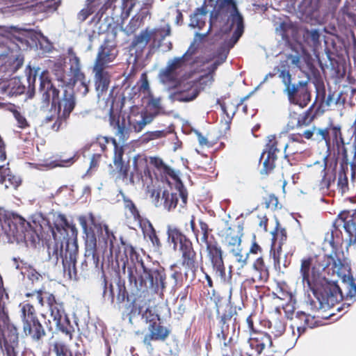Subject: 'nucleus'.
<instances>
[{"label": "nucleus", "instance_id": "4d7b16f0", "mask_svg": "<svg viewBox=\"0 0 356 356\" xmlns=\"http://www.w3.org/2000/svg\"><path fill=\"white\" fill-rule=\"evenodd\" d=\"M54 74L58 81L62 82L64 84H69L68 81L65 79V72L64 66L61 63H56L54 65Z\"/></svg>", "mask_w": 356, "mask_h": 356}, {"label": "nucleus", "instance_id": "2f4dec72", "mask_svg": "<svg viewBox=\"0 0 356 356\" xmlns=\"http://www.w3.org/2000/svg\"><path fill=\"white\" fill-rule=\"evenodd\" d=\"M79 157H68L67 159L57 161H46L42 163H30L33 165L35 168L38 170H47L51 169L57 166L60 167H69L72 165Z\"/></svg>", "mask_w": 356, "mask_h": 356}, {"label": "nucleus", "instance_id": "bf43d9fd", "mask_svg": "<svg viewBox=\"0 0 356 356\" xmlns=\"http://www.w3.org/2000/svg\"><path fill=\"white\" fill-rule=\"evenodd\" d=\"M341 220L344 222L343 226L344 231L348 234L349 236H353V233H356V219L345 220L342 218Z\"/></svg>", "mask_w": 356, "mask_h": 356}, {"label": "nucleus", "instance_id": "8fccbe9b", "mask_svg": "<svg viewBox=\"0 0 356 356\" xmlns=\"http://www.w3.org/2000/svg\"><path fill=\"white\" fill-rule=\"evenodd\" d=\"M124 207L128 209L136 220L141 221L142 217L135 203L128 197H124Z\"/></svg>", "mask_w": 356, "mask_h": 356}, {"label": "nucleus", "instance_id": "f704fd0d", "mask_svg": "<svg viewBox=\"0 0 356 356\" xmlns=\"http://www.w3.org/2000/svg\"><path fill=\"white\" fill-rule=\"evenodd\" d=\"M143 221L147 225L148 229L145 233L147 237L149 238V240L152 243L154 251L159 252L161 248L162 244L161 243L160 238H159L156 231L153 226L152 223L147 219L144 218Z\"/></svg>", "mask_w": 356, "mask_h": 356}, {"label": "nucleus", "instance_id": "e2e57ef3", "mask_svg": "<svg viewBox=\"0 0 356 356\" xmlns=\"http://www.w3.org/2000/svg\"><path fill=\"white\" fill-rule=\"evenodd\" d=\"M195 41H193L191 44V45L188 47V49H187V51L181 56L179 57L180 58H182V60L184 63H186L187 60L191 59L192 56L195 54V53L197 52V47L195 46Z\"/></svg>", "mask_w": 356, "mask_h": 356}, {"label": "nucleus", "instance_id": "c85d7f7f", "mask_svg": "<svg viewBox=\"0 0 356 356\" xmlns=\"http://www.w3.org/2000/svg\"><path fill=\"white\" fill-rule=\"evenodd\" d=\"M50 310L51 316L53 317V320L56 321V329L66 334H70V330L62 323L63 314L65 313L63 302L50 307Z\"/></svg>", "mask_w": 356, "mask_h": 356}, {"label": "nucleus", "instance_id": "bb28decb", "mask_svg": "<svg viewBox=\"0 0 356 356\" xmlns=\"http://www.w3.org/2000/svg\"><path fill=\"white\" fill-rule=\"evenodd\" d=\"M146 323H149V337L153 341H164L171 332V330L161 325L157 324L154 318L147 317Z\"/></svg>", "mask_w": 356, "mask_h": 356}, {"label": "nucleus", "instance_id": "f03ea898", "mask_svg": "<svg viewBox=\"0 0 356 356\" xmlns=\"http://www.w3.org/2000/svg\"><path fill=\"white\" fill-rule=\"evenodd\" d=\"M38 89V107L40 111L46 113L54 111V115L47 116V120L51 121L56 115L53 128L58 130L63 122H66L76 105V97L72 90L64 89L60 97V91L52 83L47 71L40 75Z\"/></svg>", "mask_w": 356, "mask_h": 356}, {"label": "nucleus", "instance_id": "e433bc0d", "mask_svg": "<svg viewBox=\"0 0 356 356\" xmlns=\"http://www.w3.org/2000/svg\"><path fill=\"white\" fill-rule=\"evenodd\" d=\"M60 3V0H41L36 3L35 6L40 12L51 13L58 9Z\"/></svg>", "mask_w": 356, "mask_h": 356}, {"label": "nucleus", "instance_id": "f8f14e48", "mask_svg": "<svg viewBox=\"0 0 356 356\" xmlns=\"http://www.w3.org/2000/svg\"><path fill=\"white\" fill-rule=\"evenodd\" d=\"M116 38L117 31L114 29L106 31L105 39L98 49L93 65L112 68L111 63L115 60L119 54Z\"/></svg>", "mask_w": 356, "mask_h": 356}, {"label": "nucleus", "instance_id": "338daca9", "mask_svg": "<svg viewBox=\"0 0 356 356\" xmlns=\"http://www.w3.org/2000/svg\"><path fill=\"white\" fill-rule=\"evenodd\" d=\"M275 337H278L284 334L286 330V325L280 319H276L274 325Z\"/></svg>", "mask_w": 356, "mask_h": 356}, {"label": "nucleus", "instance_id": "de8ad7c7", "mask_svg": "<svg viewBox=\"0 0 356 356\" xmlns=\"http://www.w3.org/2000/svg\"><path fill=\"white\" fill-rule=\"evenodd\" d=\"M175 188L179 192V196L183 204H186L188 201V191L180 177L174 181Z\"/></svg>", "mask_w": 356, "mask_h": 356}, {"label": "nucleus", "instance_id": "603ef678", "mask_svg": "<svg viewBox=\"0 0 356 356\" xmlns=\"http://www.w3.org/2000/svg\"><path fill=\"white\" fill-rule=\"evenodd\" d=\"M204 159L199 161L198 163H196L197 168H200L204 171H207L209 172H213L216 162L213 161L214 157H202Z\"/></svg>", "mask_w": 356, "mask_h": 356}, {"label": "nucleus", "instance_id": "79ce46f5", "mask_svg": "<svg viewBox=\"0 0 356 356\" xmlns=\"http://www.w3.org/2000/svg\"><path fill=\"white\" fill-rule=\"evenodd\" d=\"M167 242L170 244L175 242L181 241L186 236L177 227H172L171 225L167 226Z\"/></svg>", "mask_w": 356, "mask_h": 356}, {"label": "nucleus", "instance_id": "58836bf2", "mask_svg": "<svg viewBox=\"0 0 356 356\" xmlns=\"http://www.w3.org/2000/svg\"><path fill=\"white\" fill-rule=\"evenodd\" d=\"M329 243L332 248V252L327 255V257L332 261V267L337 268V266H339V269L342 268L344 264L341 261V259L337 257L338 245L334 241L333 232L331 233Z\"/></svg>", "mask_w": 356, "mask_h": 356}, {"label": "nucleus", "instance_id": "0eeeda50", "mask_svg": "<svg viewBox=\"0 0 356 356\" xmlns=\"http://www.w3.org/2000/svg\"><path fill=\"white\" fill-rule=\"evenodd\" d=\"M127 271L129 282L134 283L138 291L144 292L151 289L157 293L160 286L162 289L165 287V274L159 268L147 267V270H142V272L136 268V275H134L132 267L128 266Z\"/></svg>", "mask_w": 356, "mask_h": 356}, {"label": "nucleus", "instance_id": "aec40b11", "mask_svg": "<svg viewBox=\"0 0 356 356\" xmlns=\"http://www.w3.org/2000/svg\"><path fill=\"white\" fill-rule=\"evenodd\" d=\"M109 69L111 67L93 65L94 85L99 98L105 95L109 88L112 77Z\"/></svg>", "mask_w": 356, "mask_h": 356}, {"label": "nucleus", "instance_id": "ddd939ff", "mask_svg": "<svg viewBox=\"0 0 356 356\" xmlns=\"http://www.w3.org/2000/svg\"><path fill=\"white\" fill-rule=\"evenodd\" d=\"M314 130L315 131L316 140L325 141L327 152L330 151L331 147L330 136V130H331V134L333 137L334 156H347L348 147L343 142L340 128L332 127L331 128L316 129L314 127Z\"/></svg>", "mask_w": 356, "mask_h": 356}, {"label": "nucleus", "instance_id": "4468645a", "mask_svg": "<svg viewBox=\"0 0 356 356\" xmlns=\"http://www.w3.org/2000/svg\"><path fill=\"white\" fill-rule=\"evenodd\" d=\"M20 220L13 227V234H10L8 241H10L13 239L17 243L29 241L31 245L35 248L40 241L42 240V234H39L38 229L22 216H20Z\"/></svg>", "mask_w": 356, "mask_h": 356}, {"label": "nucleus", "instance_id": "ea45409f", "mask_svg": "<svg viewBox=\"0 0 356 356\" xmlns=\"http://www.w3.org/2000/svg\"><path fill=\"white\" fill-rule=\"evenodd\" d=\"M227 59L226 54H218V58L209 67H207V73L201 78H209L211 81H213L214 75L218 67L225 62Z\"/></svg>", "mask_w": 356, "mask_h": 356}, {"label": "nucleus", "instance_id": "49530a36", "mask_svg": "<svg viewBox=\"0 0 356 356\" xmlns=\"http://www.w3.org/2000/svg\"><path fill=\"white\" fill-rule=\"evenodd\" d=\"M154 1V0H145L143 3L139 12L135 16L138 17L144 22L146 17L151 15L150 10L152 8Z\"/></svg>", "mask_w": 356, "mask_h": 356}, {"label": "nucleus", "instance_id": "2eb2a0df", "mask_svg": "<svg viewBox=\"0 0 356 356\" xmlns=\"http://www.w3.org/2000/svg\"><path fill=\"white\" fill-rule=\"evenodd\" d=\"M79 253L78 243L74 246L73 244H66L64 247L58 248L57 252H54V248L52 250V255L56 259L59 258L62 260L63 267L65 272H67L70 279L73 277L76 280L77 268H76V258Z\"/></svg>", "mask_w": 356, "mask_h": 356}, {"label": "nucleus", "instance_id": "052dcab7", "mask_svg": "<svg viewBox=\"0 0 356 356\" xmlns=\"http://www.w3.org/2000/svg\"><path fill=\"white\" fill-rule=\"evenodd\" d=\"M13 116L17 122V126L21 129H25L29 126L25 117L17 109L11 110Z\"/></svg>", "mask_w": 356, "mask_h": 356}, {"label": "nucleus", "instance_id": "37998d69", "mask_svg": "<svg viewBox=\"0 0 356 356\" xmlns=\"http://www.w3.org/2000/svg\"><path fill=\"white\" fill-rule=\"evenodd\" d=\"M339 157H323V168L322 172H331L337 174Z\"/></svg>", "mask_w": 356, "mask_h": 356}, {"label": "nucleus", "instance_id": "13d9d810", "mask_svg": "<svg viewBox=\"0 0 356 356\" xmlns=\"http://www.w3.org/2000/svg\"><path fill=\"white\" fill-rule=\"evenodd\" d=\"M324 175L323 176L321 185V187H325L329 189L332 184L334 183L337 177V174L332 173L331 172H323Z\"/></svg>", "mask_w": 356, "mask_h": 356}, {"label": "nucleus", "instance_id": "f257e3e1", "mask_svg": "<svg viewBox=\"0 0 356 356\" xmlns=\"http://www.w3.org/2000/svg\"><path fill=\"white\" fill-rule=\"evenodd\" d=\"M89 220L90 224L85 216L79 217L85 243L84 259L81 264L82 270H87L89 266L102 268L104 255L108 250L111 256H115V263L119 265L120 247L114 233L107 224L97 221L92 213H90Z\"/></svg>", "mask_w": 356, "mask_h": 356}, {"label": "nucleus", "instance_id": "a878e982", "mask_svg": "<svg viewBox=\"0 0 356 356\" xmlns=\"http://www.w3.org/2000/svg\"><path fill=\"white\" fill-rule=\"evenodd\" d=\"M114 282L117 286L115 300H116V304L120 306L121 304L129 301L132 295L129 294L126 287L125 280L122 278L120 269L115 270Z\"/></svg>", "mask_w": 356, "mask_h": 356}, {"label": "nucleus", "instance_id": "0e129e2a", "mask_svg": "<svg viewBox=\"0 0 356 356\" xmlns=\"http://www.w3.org/2000/svg\"><path fill=\"white\" fill-rule=\"evenodd\" d=\"M138 0H123L122 9L127 15H129L134 8L136 6Z\"/></svg>", "mask_w": 356, "mask_h": 356}, {"label": "nucleus", "instance_id": "9b49d317", "mask_svg": "<svg viewBox=\"0 0 356 356\" xmlns=\"http://www.w3.org/2000/svg\"><path fill=\"white\" fill-rule=\"evenodd\" d=\"M127 145H119L113 138L99 137L96 140L86 144L81 149L80 154L88 153V156H123L124 148Z\"/></svg>", "mask_w": 356, "mask_h": 356}, {"label": "nucleus", "instance_id": "c03bdc74", "mask_svg": "<svg viewBox=\"0 0 356 356\" xmlns=\"http://www.w3.org/2000/svg\"><path fill=\"white\" fill-rule=\"evenodd\" d=\"M129 159L126 162L123 157H113V163L114 165L118 170V172L123 175L124 177H127L128 175L129 171Z\"/></svg>", "mask_w": 356, "mask_h": 356}, {"label": "nucleus", "instance_id": "6e6552de", "mask_svg": "<svg viewBox=\"0 0 356 356\" xmlns=\"http://www.w3.org/2000/svg\"><path fill=\"white\" fill-rule=\"evenodd\" d=\"M58 218L59 222H54V226H49L54 241V252H57L58 247H64L66 244H73L74 246L78 243V230L76 225L70 222L63 213H58Z\"/></svg>", "mask_w": 356, "mask_h": 356}, {"label": "nucleus", "instance_id": "7c9ffc66", "mask_svg": "<svg viewBox=\"0 0 356 356\" xmlns=\"http://www.w3.org/2000/svg\"><path fill=\"white\" fill-rule=\"evenodd\" d=\"M341 158V161L340 163L337 186L341 190V192L343 193L348 188V179L347 175L348 172L349 160L348 157Z\"/></svg>", "mask_w": 356, "mask_h": 356}, {"label": "nucleus", "instance_id": "a18cd8bd", "mask_svg": "<svg viewBox=\"0 0 356 356\" xmlns=\"http://www.w3.org/2000/svg\"><path fill=\"white\" fill-rule=\"evenodd\" d=\"M144 22L135 15L130 19L128 24L125 26L124 31L127 35L135 33L143 25Z\"/></svg>", "mask_w": 356, "mask_h": 356}, {"label": "nucleus", "instance_id": "4c0bfd02", "mask_svg": "<svg viewBox=\"0 0 356 356\" xmlns=\"http://www.w3.org/2000/svg\"><path fill=\"white\" fill-rule=\"evenodd\" d=\"M173 131L172 127L171 126L165 127L163 129L156 130L152 131H147L145 133L143 136V142H149L150 140L160 139L166 137L168 134H171Z\"/></svg>", "mask_w": 356, "mask_h": 356}, {"label": "nucleus", "instance_id": "b1692460", "mask_svg": "<svg viewBox=\"0 0 356 356\" xmlns=\"http://www.w3.org/2000/svg\"><path fill=\"white\" fill-rule=\"evenodd\" d=\"M20 215L15 212H9L0 207V232L7 238L13 234V227L20 221Z\"/></svg>", "mask_w": 356, "mask_h": 356}, {"label": "nucleus", "instance_id": "dca6fc26", "mask_svg": "<svg viewBox=\"0 0 356 356\" xmlns=\"http://www.w3.org/2000/svg\"><path fill=\"white\" fill-rule=\"evenodd\" d=\"M21 312L24 332L26 335H31L34 329L32 337L35 340H40L45 335V332L36 316L34 307L30 303H26L22 306Z\"/></svg>", "mask_w": 356, "mask_h": 356}, {"label": "nucleus", "instance_id": "72a5a7b5", "mask_svg": "<svg viewBox=\"0 0 356 356\" xmlns=\"http://www.w3.org/2000/svg\"><path fill=\"white\" fill-rule=\"evenodd\" d=\"M101 278L102 280V298L105 300L106 298L110 300L111 305L115 304V289L112 282H108V278L104 271H102Z\"/></svg>", "mask_w": 356, "mask_h": 356}, {"label": "nucleus", "instance_id": "412c9836", "mask_svg": "<svg viewBox=\"0 0 356 356\" xmlns=\"http://www.w3.org/2000/svg\"><path fill=\"white\" fill-rule=\"evenodd\" d=\"M69 61L70 71L72 77L69 79L68 83L74 85L77 81H81L80 86L83 89L81 92L85 96L89 92V86L86 82V75L81 70L80 59L74 53H72Z\"/></svg>", "mask_w": 356, "mask_h": 356}, {"label": "nucleus", "instance_id": "a211bd4d", "mask_svg": "<svg viewBox=\"0 0 356 356\" xmlns=\"http://www.w3.org/2000/svg\"><path fill=\"white\" fill-rule=\"evenodd\" d=\"M120 240L121 245L124 247V254H122L120 253L119 256V265L117 264L118 268H119L120 264H122V270L123 273H125L126 267L129 259L133 264L132 268L134 267L135 269L137 268L136 265L138 264L142 270H147V267L145 266L143 259L136 248L124 241L122 236H120Z\"/></svg>", "mask_w": 356, "mask_h": 356}, {"label": "nucleus", "instance_id": "6ab92c4d", "mask_svg": "<svg viewBox=\"0 0 356 356\" xmlns=\"http://www.w3.org/2000/svg\"><path fill=\"white\" fill-rule=\"evenodd\" d=\"M116 0H86V7L81 10L77 14V19L79 22H83L90 15L95 13L97 7L100 6L92 20L97 19L99 21L106 11L111 8Z\"/></svg>", "mask_w": 356, "mask_h": 356}, {"label": "nucleus", "instance_id": "864d4df0", "mask_svg": "<svg viewBox=\"0 0 356 356\" xmlns=\"http://www.w3.org/2000/svg\"><path fill=\"white\" fill-rule=\"evenodd\" d=\"M182 253V259H183V265H186L189 268H191L194 267L195 266V252L193 250V248H192V250H186L183 252Z\"/></svg>", "mask_w": 356, "mask_h": 356}, {"label": "nucleus", "instance_id": "c9c22d12", "mask_svg": "<svg viewBox=\"0 0 356 356\" xmlns=\"http://www.w3.org/2000/svg\"><path fill=\"white\" fill-rule=\"evenodd\" d=\"M199 95V90L197 88H188L185 90H180L174 93L175 100L180 102H188L195 99Z\"/></svg>", "mask_w": 356, "mask_h": 356}, {"label": "nucleus", "instance_id": "39448f33", "mask_svg": "<svg viewBox=\"0 0 356 356\" xmlns=\"http://www.w3.org/2000/svg\"><path fill=\"white\" fill-rule=\"evenodd\" d=\"M278 76L284 86V93L287 96L290 104L298 106L301 108H305L312 99L311 90L308 84L309 78L300 80L297 83H292V76L286 67L280 70Z\"/></svg>", "mask_w": 356, "mask_h": 356}, {"label": "nucleus", "instance_id": "5701e85b", "mask_svg": "<svg viewBox=\"0 0 356 356\" xmlns=\"http://www.w3.org/2000/svg\"><path fill=\"white\" fill-rule=\"evenodd\" d=\"M182 58L175 57L168 61L167 66L159 73V78L164 83H175L179 76V70L184 65Z\"/></svg>", "mask_w": 356, "mask_h": 356}, {"label": "nucleus", "instance_id": "1a4fd4ad", "mask_svg": "<svg viewBox=\"0 0 356 356\" xmlns=\"http://www.w3.org/2000/svg\"><path fill=\"white\" fill-rule=\"evenodd\" d=\"M307 284L309 289L319 303L318 309H323L324 305H327L329 307H332L333 305H329V298H336L337 294L341 296V300L344 298V294L337 280H330L325 276H323L314 284H311L309 279H307Z\"/></svg>", "mask_w": 356, "mask_h": 356}, {"label": "nucleus", "instance_id": "a19ab883", "mask_svg": "<svg viewBox=\"0 0 356 356\" xmlns=\"http://www.w3.org/2000/svg\"><path fill=\"white\" fill-rule=\"evenodd\" d=\"M304 37L307 44L316 49L321 45L320 37L321 34L317 29H312L311 31L307 30Z\"/></svg>", "mask_w": 356, "mask_h": 356}, {"label": "nucleus", "instance_id": "3c124183", "mask_svg": "<svg viewBox=\"0 0 356 356\" xmlns=\"http://www.w3.org/2000/svg\"><path fill=\"white\" fill-rule=\"evenodd\" d=\"M313 261L312 257H308L307 258H304L301 261V267L300 270V275L302 278V282H307V279L309 278V271L310 268V265Z\"/></svg>", "mask_w": 356, "mask_h": 356}, {"label": "nucleus", "instance_id": "774afa93", "mask_svg": "<svg viewBox=\"0 0 356 356\" xmlns=\"http://www.w3.org/2000/svg\"><path fill=\"white\" fill-rule=\"evenodd\" d=\"M4 346L6 353L7 356H17V352L16 351V348L18 344H13L11 343H7L6 341L5 343H3L2 346Z\"/></svg>", "mask_w": 356, "mask_h": 356}, {"label": "nucleus", "instance_id": "5fc2aeb1", "mask_svg": "<svg viewBox=\"0 0 356 356\" xmlns=\"http://www.w3.org/2000/svg\"><path fill=\"white\" fill-rule=\"evenodd\" d=\"M211 238L213 239V243L207 244V251L208 252V256L209 257V259L216 255L223 254V251L221 247L218 245V242L216 241V238L213 235L211 236Z\"/></svg>", "mask_w": 356, "mask_h": 356}, {"label": "nucleus", "instance_id": "423d86ee", "mask_svg": "<svg viewBox=\"0 0 356 356\" xmlns=\"http://www.w3.org/2000/svg\"><path fill=\"white\" fill-rule=\"evenodd\" d=\"M170 34L171 28L169 24L152 29L146 27L134 37L130 48L140 54H143L147 46L150 51L158 49L161 47L164 39Z\"/></svg>", "mask_w": 356, "mask_h": 356}, {"label": "nucleus", "instance_id": "c756f323", "mask_svg": "<svg viewBox=\"0 0 356 356\" xmlns=\"http://www.w3.org/2000/svg\"><path fill=\"white\" fill-rule=\"evenodd\" d=\"M8 165L9 163H7L6 165H0V184H3L7 180L10 185L17 189L22 184V179L20 177L11 174Z\"/></svg>", "mask_w": 356, "mask_h": 356}, {"label": "nucleus", "instance_id": "cd10ccee", "mask_svg": "<svg viewBox=\"0 0 356 356\" xmlns=\"http://www.w3.org/2000/svg\"><path fill=\"white\" fill-rule=\"evenodd\" d=\"M143 159H145V161H147L149 159L150 160L151 163H159L161 165H162V173L163 174L164 177H162L161 181L163 183L168 184L169 186H171L172 183L169 180L168 177H170L173 181H175L176 179L179 177V171L175 170V169L165 164V163L163 161L161 157H143Z\"/></svg>", "mask_w": 356, "mask_h": 356}, {"label": "nucleus", "instance_id": "7ed1b4c3", "mask_svg": "<svg viewBox=\"0 0 356 356\" xmlns=\"http://www.w3.org/2000/svg\"><path fill=\"white\" fill-rule=\"evenodd\" d=\"M236 29L230 39L231 47H233L242 36L244 32V20L239 13L235 0H216V3L210 13L209 27L205 33H196L200 40L204 39L213 27L219 28L225 32Z\"/></svg>", "mask_w": 356, "mask_h": 356}, {"label": "nucleus", "instance_id": "09e8293b", "mask_svg": "<svg viewBox=\"0 0 356 356\" xmlns=\"http://www.w3.org/2000/svg\"><path fill=\"white\" fill-rule=\"evenodd\" d=\"M148 106L150 107L151 111L153 113H158V115L165 113V111L161 106V97H154L152 95H150L148 101Z\"/></svg>", "mask_w": 356, "mask_h": 356}, {"label": "nucleus", "instance_id": "393cba45", "mask_svg": "<svg viewBox=\"0 0 356 356\" xmlns=\"http://www.w3.org/2000/svg\"><path fill=\"white\" fill-rule=\"evenodd\" d=\"M1 39L3 44L10 49H13L15 48L14 45L19 48V44H23L27 42L24 31L13 28L10 31H8L3 35Z\"/></svg>", "mask_w": 356, "mask_h": 356}, {"label": "nucleus", "instance_id": "f3484780", "mask_svg": "<svg viewBox=\"0 0 356 356\" xmlns=\"http://www.w3.org/2000/svg\"><path fill=\"white\" fill-rule=\"evenodd\" d=\"M293 142L287 143L282 138H276L274 135H270L267 137L266 143L261 152V156H278L284 154V156H293L298 153L297 151H288L293 146Z\"/></svg>", "mask_w": 356, "mask_h": 356}, {"label": "nucleus", "instance_id": "680f3d73", "mask_svg": "<svg viewBox=\"0 0 356 356\" xmlns=\"http://www.w3.org/2000/svg\"><path fill=\"white\" fill-rule=\"evenodd\" d=\"M54 351L56 356H67V353L70 350L64 343L56 342L54 344Z\"/></svg>", "mask_w": 356, "mask_h": 356}, {"label": "nucleus", "instance_id": "6e6d98bb", "mask_svg": "<svg viewBox=\"0 0 356 356\" xmlns=\"http://www.w3.org/2000/svg\"><path fill=\"white\" fill-rule=\"evenodd\" d=\"M277 157H266L263 163V167L260 170L261 175L269 174L275 167V161Z\"/></svg>", "mask_w": 356, "mask_h": 356}, {"label": "nucleus", "instance_id": "9d476101", "mask_svg": "<svg viewBox=\"0 0 356 356\" xmlns=\"http://www.w3.org/2000/svg\"><path fill=\"white\" fill-rule=\"evenodd\" d=\"M109 124L112 127L114 134L119 138L120 141L124 143L129 138L131 129L135 132L141 131L145 125V122L142 120H131L129 119L128 123L126 122L124 117L121 116V111L114 109L111 107L109 111Z\"/></svg>", "mask_w": 356, "mask_h": 356}, {"label": "nucleus", "instance_id": "4be33fe9", "mask_svg": "<svg viewBox=\"0 0 356 356\" xmlns=\"http://www.w3.org/2000/svg\"><path fill=\"white\" fill-rule=\"evenodd\" d=\"M25 85L17 76L0 79V94L6 97L18 96L24 94Z\"/></svg>", "mask_w": 356, "mask_h": 356}, {"label": "nucleus", "instance_id": "20e7f679", "mask_svg": "<svg viewBox=\"0 0 356 356\" xmlns=\"http://www.w3.org/2000/svg\"><path fill=\"white\" fill-rule=\"evenodd\" d=\"M325 90L323 87L318 92L313 104L304 112L298 114L296 112H291L289 120L287 123L288 129H294L309 126L316 118L322 115L333 103H334V92L330 91L325 97Z\"/></svg>", "mask_w": 356, "mask_h": 356}, {"label": "nucleus", "instance_id": "69168bd1", "mask_svg": "<svg viewBox=\"0 0 356 356\" xmlns=\"http://www.w3.org/2000/svg\"><path fill=\"white\" fill-rule=\"evenodd\" d=\"M125 308L129 311V315L136 314L137 312L136 298L132 296L129 298V301L126 302Z\"/></svg>", "mask_w": 356, "mask_h": 356}, {"label": "nucleus", "instance_id": "473e14b6", "mask_svg": "<svg viewBox=\"0 0 356 356\" xmlns=\"http://www.w3.org/2000/svg\"><path fill=\"white\" fill-rule=\"evenodd\" d=\"M207 13V8L204 5L197 8L191 16L190 25L200 30L202 29L206 25Z\"/></svg>", "mask_w": 356, "mask_h": 356}]
</instances>
